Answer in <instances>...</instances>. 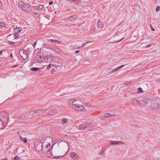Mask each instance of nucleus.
I'll return each mask as SVG.
<instances>
[{
    "mask_svg": "<svg viewBox=\"0 0 160 160\" xmlns=\"http://www.w3.org/2000/svg\"><path fill=\"white\" fill-rule=\"evenodd\" d=\"M53 142L52 138L50 137L47 138L42 143V150L43 151V153H47L49 152L51 147L50 143V142Z\"/></svg>",
    "mask_w": 160,
    "mask_h": 160,
    "instance_id": "1",
    "label": "nucleus"
},
{
    "mask_svg": "<svg viewBox=\"0 0 160 160\" xmlns=\"http://www.w3.org/2000/svg\"><path fill=\"white\" fill-rule=\"evenodd\" d=\"M9 116L8 113L5 112H0V121L2 122H5L8 119Z\"/></svg>",
    "mask_w": 160,
    "mask_h": 160,
    "instance_id": "2",
    "label": "nucleus"
},
{
    "mask_svg": "<svg viewBox=\"0 0 160 160\" xmlns=\"http://www.w3.org/2000/svg\"><path fill=\"white\" fill-rule=\"evenodd\" d=\"M52 56L51 55H48L45 56L44 57H41V55H39V59H38V60L42 62H46L47 61H49L52 59Z\"/></svg>",
    "mask_w": 160,
    "mask_h": 160,
    "instance_id": "3",
    "label": "nucleus"
},
{
    "mask_svg": "<svg viewBox=\"0 0 160 160\" xmlns=\"http://www.w3.org/2000/svg\"><path fill=\"white\" fill-rule=\"evenodd\" d=\"M22 9L26 11L27 12H30L31 13H32V8H31L30 6L26 3H25L23 7L22 8Z\"/></svg>",
    "mask_w": 160,
    "mask_h": 160,
    "instance_id": "4",
    "label": "nucleus"
},
{
    "mask_svg": "<svg viewBox=\"0 0 160 160\" xmlns=\"http://www.w3.org/2000/svg\"><path fill=\"white\" fill-rule=\"evenodd\" d=\"M91 125V124L90 123L86 125L85 126H80L79 127V128L81 129H87V130L88 131H91L92 129L90 128V126Z\"/></svg>",
    "mask_w": 160,
    "mask_h": 160,
    "instance_id": "5",
    "label": "nucleus"
},
{
    "mask_svg": "<svg viewBox=\"0 0 160 160\" xmlns=\"http://www.w3.org/2000/svg\"><path fill=\"white\" fill-rule=\"evenodd\" d=\"M75 100H76L75 99H71L70 100V101L72 102V108L74 109H76V108H78L79 106V105L78 104H76L74 102V101Z\"/></svg>",
    "mask_w": 160,
    "mask_h": 160,
    "instance_id": "6",
    "label": "nucleus"
},
{
    "mask_svg": "<svg viewBox=\"0 0 160 160\" xmlns=\"http://www.w3.org/2000/svg\"><path fill=\"white\" fill-rule=\"evenodd\" d=\"M35 148L38 151H40L42 150V143L41 142H38L35 145Z\"/></svg>",
    "mask_w": 160,
    "mask_h": 160,
    "instance_id": "7",
    "label": "nucleus"
},
{
    "mask_svg": "<svg viewBox=\"0 0 160 160\" xmlns=\"http://www.w3.org/2000/svg\"><path fill=\"white\" fill-rule=\"evenodd\" d=\"M124 66V65H121V66H119L118 67H117L115 68H114V69H113L112 71H110V72H109V74H112V73H113L114 72H115L118 71V70L119 69L121 68H123Z\"/></svg>",
    "mask_w": 160,
    "mask_h": 160,
    "instance_id": "8",
    "label": "nucleus"
},
{
    "mask_svg": "<svg viewBox=\"0 0 160 160\" xmlns=\"http://www.w3.org/2000/svg\"><path fill=\"white\" fill-rule=\"evenodd\" d=\"M110 143L112 145H120L124 144L123 142L120 141H111Z\"/></svg>",
    "mask_w": 160,
    "mask_h": 160,
    "instance_id": "9",
    "label": "nucleus"
},
{
    "mask_svg": "<svg viewBox=\"0 0 160 160\" xmlns=\"http://www.w3.org/2000/svg\"><path fill=\"white\" fill-rule=\"evenodd\" d=\"M78 18V17L76 15H73L69 17L68 18L69 21H73Z\"/></svg>",
    "mask_w": 160,
    "mask_h": 160,
    "instance_id": "10",
    "label": "nucleus"
},
{
    "mask_svg": "<svg viewBox=\"0 0 160 160\" xmlns=\"http://www.w3.org/2000/svg\"><path fill=\"white\" fill-rule=\"evenodd\" d=\"M70 155L74 159H78L79 158V156L74 152H71L70 154Z\"/></svg>",
    "mask_w": 160,
    "mask_h": 160,
    "instance_id": "11",
    "label": "nucleus"
},
{
    "mask_svg": "<svg viewBox=\"0 0 160 160\" xmlns=\"http://www.w3.org/2000/svg\"><path fill=\"white\" fill-rule=\"evenodd\" d=\"M85 109V108L82 105H79L78 108H76V109L75 110L77 111H84Z\"/></svg>",
    "mask_w": 160,
    "mask_h": 160,
    "instance_id": "12",
    "label": "nucleus"
},
{
    "mask_svg": "<svg viewBox=\"0 0 160 160\" xmlns=\"http://www.w3.org/2000/svg\"><path fill=\"white\" fill-rule=\"evenodd\" d=\"M22 28H15L14 29V32L18 34L19 32H21V31L22 30Z\"/></svg>",
    "mask_w": 160,
    "mask_h": 160,
    "instance_id": "13",
    "label": "nucleus"
},
{
    "mask_svg": "<svg viewBox=\"0 0 160 160\" xmlns=\"http://www.w3.org/2000/svg\"><path fill=\"white\" fill-rule=\"evenodd\" d=\"M91 42V41H88V42H86L85 43H83L82 44V46H78V48L79 49H81V48H83L87 44H88L89 43H90V42Z\"/></svg>",
    "mask_w": 160,
    "mask_h": 160,
    "instance_id": "14",
    "label": "nucleus"
},
{
    "mask_svg": "<svg viewBox=\"0 0 160 160\" xmlns=\"http://www.w3.org/2000/svg\"><path fill=\"white\" fill-rule=\"evenodd\" d=\"M43 5H40L38 6H35L34 7V8L36 10L41 9L43 8Z\"/></svg>",
    "mask_w": 160,
    "mask_h": 160,
    "instance_id": "15",
    "label": "nucleus"
},
{
    "mask_svg": "<svg viewBox=\"0 0 160 160\" xmlns=\"http://www.w3.org/2000/svg\"><path fill=\"white\" fill-rule=\"evenodd\" d=\"M150 100L148 99H147V98L146 97H144L143 100H142V102H145V104H147L148 103V102Z\"/></svg>",
    "mask_w": 160,
    "mask_h": 160,
    "instance_id": "16",
    "label": "nucleus"
},
{
    "mask_svg": "<svg viewBox=\"0 0 160 160\" xmlns=\"http://www.w3.org/2000/svg\"><path fill=\"white\" fill-rule=\"evenodd\" d=\"M24 4L25 3H23L22 2H20L18 3V6L22 9V8L23 7L24 5Z\"/></svg>",
    "mask_w": 160,
    "mask_h": 160,
    "instance_id": "17",
    "label": "nucleus"
},
{
    "mask_svg": "<svg viewBox=\"0 0 160 160\" xmlns=\"http://www.w3.org/2000/svg\"><path fill=\"white\" fill-rule=\"evenodd\" d=\"M98 26L99 27L102 28L103 27V24L101 23V21L99 20L97 23Z\"/></svg>",
    "mask_w": 160,
    "mask_h": 160,
    "instance_id": "18",
    "label": "nucleus"
},
{
    "mask_svg": "<svg viewBox=\"0 0 160 160\" xmlns=\"http://www.w3.org/2000/svg\"><path fill=\"white\" fill-rule=\"evenodd\" d=\"M39 69V68L34 67L31 68L30 70L34 72L38 70Z\"/></svg>",
    "mask_w": 160,
    "mask_h": 160,
    "instance_id": "19",
    "label": "nucleus"
},
{
    "mask_svg": "<svg viewBox=\"0 0 160 160\" xmlns=\"http://www.w3.org/2000/svg\"><path fill=\"white\" fill-rule=\"evenodd\" d=\"M103 116L105 118H110L111 117V114L109 113H106Z\"/></svg>",
    "mask_w": 160,
    "mask_h": 160,
    "instance_id": "20",
    "label": "nucleus"
},
{
    "mask_svg": "<svg viewBox=\"0 0 160 160\" xmlns=\"http://www.w3.org/2000/svg\"><path fill=\"white\" fill-rule=\"evenodd\" d=\"M132 103L133 104H137L138 103H139V101L137 99H134L132 100Z\"/></svg>",
    "mask_w": 160,
    "mask_h": 160,
    "instance_id": "21",
    "label": "nucleus"
},
{
    "mask_svg": "<svg viewBox=\"0 0 160 160\" xmlns=\"http://www.w3.org/2000/svg\"><path fill=\"white\" fill-rule=\"evenodd\" d=\"M14 38V39H17L18 38L19 36L18 35V34L14 32L13 34Z\"/></svg>",
    "mask_w": 160,
    "mask_h": 160,
    "instance_id": "22",
    "label": "nucleus"
},
{
    "mask_svg": "<svg viewBox=\"0 0 160 160\" xmlns=\"http://www.w3.org/2000/svg\"><path fill=\"white\" fill-rule=\"evenodd\" d=\"M52 156L55 158H58L60 159L62 158L63 156H53L52 154Z\"/></svg>",
    "mask_w": 160,
    "mask_h": 160,
    "instance_id": "23",
    "label": "nucleus"
},
{
    "mask_svg": "<svg viewBox=\"0 0 160 160\" xmlns=\"http://www.w3.org/2000/svg\"><path fill=\"white\" fill-rule=\"evenodd\" d=\"M21 140L23 141L24 143H26L27 142V139L25 138H23L21 136L20 137Z\"/></svg>",
    "mask_w": 160,
    "mask_h": 160,
    "instance_id": "24",
    "label": "nucleus"
},
{
    "mask_svg": "<svg viewBox=\"0 0 160 160\" xmlns=\"http://www.w3.org/2000/svg\"><path fill=\"white\" fill-rule=\"evenodd\" d=\"M37 111V113H40L41 112H45L46 111V110H36Z\"/></svg>",
    "mask_w": 160,
    "mask_h": 160,
    "instance_id": "25",
    "label": "nucleus"
},
{
    "mask_svg": "<svg viewBox=\"0 0 160 160\" xmlns=\"http://www.w3.org/2000/svg\"><path fill=\"white\" fill-rule=\"evenodd\" d=\"M68 120L66 118L63 119L62 120V123H66L68 122Z\"/></svg>",
    "mask_w": 160,
    "mask_h": 160,
    "instance_id": "26",
    "label": "nucleus"
},
{
    "mask_svg": "<svg viewBox=\"0 0 160 160\" xmlns=\"http://www.w3.org/2000/svg\"><path fill=\"white\" fill-rule=\"evenodd\" d=\"M0 26L2 27H4L6 26V25L4 22H1L0 23Z\"/></svg>",
    "mask_w": 160,
    "mask_h": 160,
    "instance_id": "27",
    "label": "nucleus"
},
{
    "mask_svg": "<svg viewBox=\"0 0 160 160\" xmlns=\"http://www.w3.org/2000/svg\"><path fill=\"white\" fill-rule=\"evenodd\" d=\"M142 67V66L141 65H138L137 66H136L134 67V69H138L139 68H140Z\"/></svg>",
    "mask_w": 160,
    "mask_h": 160,
    "instance_id": "28",
    "label": "nucleus"
},
{
    "mask_svg": "<svg viewBox=\"0 0 160 160\" xmlns=\"http://www.w3.org/2000/svg\"><path fill=\"white\" fill-rule=\"evenodd\" d=\"M36 113H37L36 110V111L33 110V111H32L31 112L30 114H31V115H32Z\"/></svg>",
    "mask_w": 160,
    "mask_h": 160,
    "instance_id": "29",
    "label": "nucleus"
},
{
    "mask_svg": "<svg viewBox=\"0 0 160 160\" xmlns=\"http://www.w3.org/2000/svg\"><path fill=\"white\" fill-rule=\"evenodd\" d=\"M138 92H142V89L141 88H138Z\"/></svg>",
    "mask_w": 160,
    "mask_h": 160,
    "instance_id": "30",
    "label": "nucleus"
},
{
    "mask_svg": "<svg viewBox=\"0 0 160 160\" xmlns=\"http://www.w3.org/2000/svg\"><path fill=\"white\" fill-rule=\"evenodd\" d=\"M51 67V65L50 64H49L48 65V66L46 68V69L48 70H49L50 69Z\"/></svg>",
    "mask_w": 160,
    "mask_h": 160,
    "instance_id": "31",
    "label": "nucleus"
},
{
    "mask_svg": "<svg viewBox=\"0 0 160 160\" xmlns=\"http://www.w3.org/2000/svg\"><path fill=\"white\" fill-rule=\"evenodd\" d=\"M159 9H160V7H159V6H157L156 7V12H158L159 10Z\"/></svg>",
    "mask_w": 160,
    "mask_h": 160,
    "instance_id": "32",
    "label": "nucleus"
},
{
    "mask_svg": "<svg viewBox=\"0 0 160 160\" xmlns=\"http://www.w3.org/2000/svg\"><path fill=\"white\" fill-rule=\"evenodd\" d=\"M150 27H151V30L152 31H154L155 29H154V28H153L152 25L151 24H150Z\"/></svg>",
    "mask_w": 160,
    "mask_h": 160,
    "instance_id": "33",
    "label": "nucleus"
},
{
    "mask_svg": "<svg viewBox=\"0 0 160 160\" xmlns=\"http://www.w3.org/2000/svg\"><path fill=\"white\" fill-rule=\"evenodd\" d=\"M48 41H50L52 42H54V40L52 39H48L46 40Z\"/></svg>",
    "mask_w": 160,
    "mask_h": 160,
    "instance_id": "34",
    "label": "nucleus"
},
{
    "mask_svg": "<svg viewBox=\"0 0 160 160\" xmlns=\"http://www.w3.org/2000/svg\"><path fill=\"white\" fill-rule=\"evenodd\" d=\"M157 106H158V104H157V103H154V106H153L152 107V108H154L156 107H157Z\"/></svg>",
    "mask_w": 160,
    "mask_h": 160,
    "instance_id": "35",
    "label": "nucleus"
},
{
    "mask_svg": "<svg viewBox=\"0 0 160 160\" xmlns=\"http://www.w3.org/2000/svg\"><path fill=\"white\" fill-rule=\"evenodd\" d=\"M124 38H123L122 39H121L120 40H118V41H116V42L117 43L119 42H120L122 41L123 39Z\"/></svg>",
    "mask_w": 160,
    "mask_h": 160,
    "instance_id": "36",
    "label": "nucleus"
},
{
    "mask_svg": "<svg viewBox=\"0 0 160 160\" xmlns=\"http://www.w3.org/2000/svg\"><path fill=\"white\" fill-rule=\"evenodd\" d=\"M18 156L17 155L15 156L14 158V160H18Z\"/></svg>",
    "mask_w": 160,
    "mask_h": 160,
    "instance_id": "37",
    "label": "nucleus"
},
{
    "mask_svg": "<svg viewBox=\"0 0 160 160\" xmlns=\"http://www.w3.org/2000/svg\"><path fill=\"white\" fill-rule=\"evenodd\" d=\"M23 53L24 54H25L26 55V57L27 56H28L27 54V52L26 51H23Z\"/></svg>",
    "mask_w": 160,
    "mask_h": 160,
    "instance_id": "38",
    "label": "nucleus"
},
{
    "mask_svg": "<svg viewBox=\"0 0 160 160\" xmlns=\"http://www.w3.org/2000/svg\"><path fill=\"white\" fill-rule=\"evenodd\" d=\"M20 56H21V57H22V58L23 59H24V60H26L28 58V56H27L26 57V56H25V58H24L22 56H21V55H20Z\"/></svg>",
    "mask_w": 160,
    "mask_h": 160,
    "instance_id": "39",
    "label": "nucleus"
},
{
    "mask_svg": "<svg viewBox=\"0 0 160 160\" xmlns=\"http://www.w3.org/2000/svg\"><path fill=\"white\" fill-rule=\"evenodd\" d=\"M18 64H15V65H14L13 66V68H15L16 67H17L18 66Z\"/></svg>",
    "mask_w": 160,
    "mask_h": 160,
    "instance_id": "40",
    "label": "nucleus"
},
{
    "mask_svg": "<svg viewBox=\"0 0 160 160\" xmlns=\"http://www.w3.org/2000/svg\"><path fill=\"white\" fill-rule=\"evenodd\" d=\"M54 42H57L58 43H60V41H57V40H54Z\"/></svg>",
    "mask_w": 160,
    "mask_h": 160,
    "instance_id": "41",
    "label": "nucleus"
},
{
    "mask_svg": "<svg viewBox=\"0 0 160 160\" xmlns=\"http://www.w3.org/2000/svg\"><path fill=\"white\" fill-rule=\"evenodd\" d=\"M37 42H35L34 43V44H33V47H35L36 45V44H37Z\"/></svg>",
    "mask_w": 160,
    "mask_h": 160,
    "instance_id": "42",
    "label": "nucleus"
},
{
    "mask_svg": "<svg viewBox=\"0 0 160 160\" xmlns=\"http://www.w3.org/2000/svg\"><path fill=\"white\" fill-rule=\"evenodd\" d=\"M151 46V44H148L147 46V48H149V47H150V46Z\"/></svg>",
    "mask_w": 160,
    "mask_h": 160,
    "instance_id": "43",
    "label": "nucleus"
},
{
    "mask_svg": "<svg viewBox=\"0 0 160 160\" xmlns=\"http://www.w3.org/2000/svg\"><path fill=\"white\" fill-rule=\"evenodd\" d=\"M53 3V2L52 1H51L49 2V5H51Z\"/></svg>",
    "mask_w": 160,
    "mask_h": 160,
    "instance_id": "44",
    "label": "nucleus"
},
{
    "mask_svg": "<svg viewBox=\"0 0 160 160\" xmlns=\"http://www.w3.org/2000/svg\"><path fill=\"white\" fill-rule=\"evenodd\" d=\"M115 116V115L114 114H111V117H114V116Z\"/></svg>",
    "mask_w": 160,
    "mask_h": 160,
    "instance_id": "45",
    "label": "nucleus"
},
{
    "mask_svg": "<svg viewBox=\"0 0 160 160\" xmlns=\"http://www.w3.org/2000/svg\"><path fill=\"white\" fill-rule=\"evenodd\" d=\"M3 52V50H0V54H1Z\"/></svg>",
    "mask_w": 160,
    "mask_h": 160,
    "instance_id": "46",
    "label": "nucleus"
},
{
    "mask_svg": "<svg viewBox=\"0 0 160 160\" xmlns=\"http://www.w3.org/2000/svg\"><path fill=\"white\" fill-rule=\"evenodd\" d=\"M79 52V50H77V51H75V52L76 53H78V52Z\"/></svg>",
    "mask_w": 160,
    "mask_h": 160,
    "instance_id": "47",
    "label": "nucleus"
},
{
    "mask_svg": "<svg viewBox=\"0 0 160 160\" xmlns=\"http://www.w3.org/2000/svg\"><path fill=\"white\" fill-rule=\"evenodd\" d=\"M10 57H12V53H11L10 55Z\"/></svg>",
    "mask_w": 160,
    "mask_h": 160,
    "instance_id": "48",
    "label": "nucleus"
},
{
    "mask_svg": "<svg viewBox=\"0 0 160 160\" xmlns=\"http://www.w3.org/2000/svg\"><path fill=\"white\" fill-rule=\"evenodd\" d=\"M10 44H14V42H10Z\"/></svg>",
    "mask_w": 160,
    "mask_h": 160,
    "instance_id": "49",
    "label": "nucleus"
},
{
    "mask_svg": "<svg viewBox=\"0 0 160 160\" xmlns=\"http://www.w3.org/2000/svg\"><path fill=\"white\" fill-rule=\"evenodd\" d=\"M78 0H72V1H77Z\"/></svg>",
    "mask_w": 160,
    "mask_h": 160,
    "instance_id": "50",
    "label": "nucleus"
},
{
    "mask_svg": "<svg viewBox=\"0 0 160 160\" xmlns=\"http://www.w3.org/2000/svg\"><path fill=\"white\" fill-rule=\"evenodd\" d=\"M1 5V2L0 1V6Z\"/></svg>",
    "mask_w": 160,
    "mask_h": 160,
    "instance_id": "51",
    "label": "nucleus"
},
{
    "mask_svg": "<svg viewBox=\"0 0 160 160\" xmlns=\"http://www.w3.org/2000/svg\"><path fill=\"white\" fill-rule=\"evenodd\" d=\"M49 115H52V114H51V112L49 113Z\"/></svg>",
    "mask_w": 160,
    "mask_h": 160,
    "instance_id": "52",
    "label": "nucleus"
}]
</instances>
